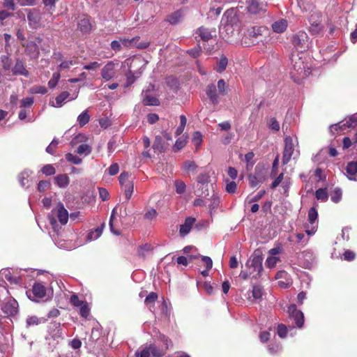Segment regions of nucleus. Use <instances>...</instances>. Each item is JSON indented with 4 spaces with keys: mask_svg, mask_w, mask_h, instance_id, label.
<instances>
[{
    "mask_svg": "<svg viewBox=\"0 0 357 357\" xmlns=\"http://www.w3.org/2000/svg\"><path fill=\"white\" fill-rule=\"evenodd\" d=\"M310 31L314 35L319 34L322 31V26L319 21L314 20V17L312 15L310 18Z\"/></svg>",
    "mask_w": 357,
    "mask_h": 357,
    "instance_id": "nucleus-29",
    "label": "nucleus"
},
{
    "mask_svg": "<svg viewBox=\"0 0 357 357\" xmlns=\"http://www.w3.org/2000/svg\"><path fill=\"white\" fill-rule=\"evenodd\" d=\"M26 51L29 52V54L34 57L37 56L39 54L37 45L33 42H30L27 44Z\"/></svg>",
    "mask_w": 357,
    "mask_h": 357,
    "instance_id": "nucleus-40",
    "label": "nucleus"
},
{
    "mask_svg": "<svg viewBox=\"0 0 357 357\" xmlns=\"http://www.w3.org/2000/svg\"><path fill=\"white\" fill-rule=\"evenodd\" d=\"M247 9L252 14H258L266 11V4L259 2V0H250L248 2Z\"/></svg>",
    "mask_w": 357,
    "mask_h": 357,
    "instance_id": "nucleus-15",
    "label": "nucleus"
},
{
    "mask_svg": "<svg viewBox=\"0 0 357 357\" xmlns=\"http://www.w3.org/2000/svg\"><path fill=\"white\" fill-rule=\"evenodd\" d=\"M192 142L198 147L202 142V135L199 132H195L193 134Z\"/></svg>",
    "mask_w": 357,
    "mask_h": 357,
    "instance_id": "nucleus-57",
    "label": "nucleus"
},
{
    "mask_svg": "<svg viewBox=\"0 0 357 357\" xmlns=\"http://www.w3.org/2000/svg\"><path fill=\"white\" fill-rule=\"evenodd\" d=\"M59 144V142L58 140L56 139H53L52 141V142L50 143V144L47 147L46 149V151L50 153V154H54V151L57 146Z\"/></svg>",
    "mask_w": 357,
    "mask_h": 357,
    "instance_id": "nucleus-59",
    "label": "nucleus"
},
{
    "mask_svg": "<svg viewBox=\"0 0 357 357\" xmlns=\"http://www.w3.org/2000/svg\"><path fill=\"white\" fill-rule=\"evenodd\" d=\"M308 221L310 224L312 225L311 228L310 229L307 227V229L305 230V232L307 235H312L314 234L317 231V225H314L315 222L317 220L318 218V212L317 209L314 207H312L308 211Z\"/></svg>",
    "mask_w": 357,
    "mask_h": 357,
    "instance_id": "nucleus-14",
    "label": "nucleus"
},
{
    "mask_svg": "<svg viewBox=\"0 0 357 357\" xmlns=\"http://www.w3.org/2000/svg\"><path fill=\"white\" fill-rule=\"evenodd\" d=\"M218 91V90L214 84H211L207 86L206 94L213 105H217L220 102Z\"/></svg>",
    "mask_w": 357,
    "mask_h": 357,
    "instance_id": "nucleus-21",
    "label": "nucleus"
},
{
    "mask_svg": "<svg viewBox=\"0 0 357 357\" xmlns=\"http://www.w3.org/2000/svg\"><path fill=\"white\" fill-rule=\"evenodd\" d=\"M220 204V198L219 197L213 194L211 199V204L209 205L210 213H212L213 211H215Z\"/></svg>",
    "mask_w": 357,
    "mask_h": 357,
    "instance_id": "nucleus-35",
    "label": "nucleus"
},
{
    "mask_svg": "<svg viewBox=\"0 0 357 357\" xmlns=\"http://www.w3.org/2000/svg\"><path fill=\"white\" fill-rule=\"evenodd\" d=\"M90 116L87 111H84L77 117V121L81 127L85 126L89 121Z\"/></svg>",
    "mask_w": 357,
    "mask_h": 357,
    "instance_id": "nucleus-37",
    "label": "nucleus"
},
{
    "mask_svg": "<svg viewBox=\"0 0 357 357\" xmlns=\"http://www.w3.org/2000/svg\"><path fill=\"white\" fill-rule=\"evenodd\" d=\"M78 26L81 31L83 33H88L91 31V25L89 19L87 18H83L80 20L78 23Z\"/></svg>",
    "mask_w": 357,
    "mask_h": 357,
    "instance_id": "nucleus-33",
    "label": "nucleus"
},
{
    "mask_svg": "<svg viewBox=\"0 0 357 357\" xmlns=\"http://www.w3.org/2000/svg\"><path fill=\"white\" fill-rule=\"evenodd\" d=\"M151 354H153L154 356H163L162 353L155 354V346L149 345V347H140L136 352L135 356L137 357H150Z\"/></svg>",
    "mask_w": 357,
    "mask_h": 357,
    "instance_id": "nucleus-16",
    "label": "nucleus"
},
{
    "mask_svg": "<svg viewBox=\"0 0 357 357\" xmlns=\"http://www.w3.org/2000/svg\"><path fill=\"white\" fill-rule=\"evenodd\" d=\"M33 102L32 97H26L21 100L20 107H30Z\"/></svg>",
    "mask_w": 357,
    "mask_h": 357,
    "instance_id": "nucleus-62",
    "label": "nucleus"
},
{
    "mask_svg": "<svg viewBox=\"0 0 357 357\" xmlns=\"http://www.w3.org/2000/svg\"><path fill=\"white\" fill-rule=\"evenodd\" d=\"M237 185L234 181H229L227 183L226 191L229 193H234L236 190Z\"/></svg>",
    "mask_w": 357,
    "mask_h": 357,
    "instance_id": "nucleus-64",
    "label": "nucleus"
},
{
    "mask_svg": "<svg viewBox=\"0 0 357 357\" xmlns=\"http://www.w3.org/2000/svg\"><path fill=\"white\" fill-rule=\"evenodd\" d=\"M346 172L350 180L357 181V162H349L347 166Z\"/></svg>",
    "mask_w": 357,
    "mask_h": 357,
    "instance_id": "nucleus-26",
    "label": "nucleus"
},
{
    "mask_svg": "<svg viewBox=\"0 0 357 357\" xmlns=\"http://www.w3.org/2000/svg\"><path fill=\"white\" fill-rule=\"evenodd\" d=\"M263 29H264L263 27H256V26H252V27L248 29L245 36V40H246L247 38L252 39V38H257L258 36H260L261 35ZM244 43L247 45H250V43L247 42L246 40H245Z\"/></svg>",
    "mask_w": 357,
    "mask_h": 357,
    "instance_id": "nucleus-24",
    "label": "nucleus"
},
{
    "mask_svg": "<svg viewBox=\"0 0 357 357\" xmlns=\"http://www.w3.org/2000/svg\"><path fill=\"white\" fill-rule=\"evenodd\" d=\"M295 143L297 144V140L296 139L294 142L292 137L289 136H287L284 138V149L283 152V156L282 162L283 165L287 164L291 160V157L294 156V147Z\"/></svg>",
    "mask_w": 357,
    "mask_h": 357,
    "instance_id": "nucleus-10",
    "label": "nucleus"
},
{
    "mask_svg": "<svg viewBox=\"0 0 357 357\" xmlns=\"http://www.w3.org/2000/svg\"><path fill=\"white\" fill-rule=\"evenodd\" d=\"M197 165L194 161L187 160L183 164V169L188 172H195Z\"/></svg>",
    "mask_w": 357,
    "mask_h": 357,
    "instance_id": "nucleus-41",
    "label": "nucleus"
},
{
    "mask_svg": "<svg viewBox=\"0 0 357 357\" xmlns=\"http://www.w3.org/2000/svg\"><path fill=\"white\" fill-rule=\"evenodd\" d=\"M123 187L124 188L125 197L128 200H129L133 192L134 184L132 182H128V184Z\"/></svg>",
    "mask_w": 357,
    "mask_h": 357,
    "instance_id": "nucleus-42",
    "label": "nucleus"
},
{
    "mask_svg": "<svg viewBox=\"0 0 357 357\" xmlns=\"http://www.w3.org/2000/svg\"><path fill=\"white\" fill-rule=\"evenodd\" d=\"M0 279L6 280L10 284H17L20 281V278L13 275L8 269H3L0 271Z\"/></svg>",
    "mask_w": 357,
    "mask_h": 357,
    "instance_id": "nucleus-23",
    "label": "nucleus"
},
{
    "mask_svg": "<svg viewBox=\"0 0 357 357\" xmlns=\"http://www.w3.org/2000/svg\"><path fill=\"white\" fill-rule=\"evenodd\" d=\"M357 126V114L351 115L343 121L331 126L330 132L335 134L338 130L343 131L347 128H355Z\"/></svg>",
    "mask_w": 357,
    "mask_h": 357,
    "instance_id": "nucleus-6",
    "label": "nucleus"
},
{
    "mask_svg": "<svg viewBox=\"0 0 357 357\" xmlns=\"http://www.w3.org/2000/svg\"><path fill=\"white\" fill-rule=\"evenodd\" d=\"M119 63L110 61L101 69V77L105 82L114 79L116 75V68Z\"/></svg>",
    "mask_w": 357,
    "mask_h": 357,
    "instance_id": "nucleus-8",
    "label": "nucleus"
},
{
    "mask_svg": "<svg viewBox=\"0 0 357 357\" xmlns=\"http://www.w3.org/2000/svg\"><path fill=\"white\" fill-rule=\"evenodd\" d=\"M61 77L60 73L56 72L53 73L52 77L50 79V80L48 82V86L50 89H54L57 83Z\"/></svg>",
    "mask_w": 357,
    "mask_h": 357,
    "instance_id": "nucleus-45",
    "label": "nucleus"
},
{
    "mask_svg": "<svg viewBox=\"0 0 357 357\" xmlns=\"http://www.w3.org/2000/svg\"><path fill=\"white\" fill-rule=\"evenodd\" d=\"M227 65V59L225 56L221 57L218 63L216 70L219 73H222V71H224L225 70Z\"/></svg>",
    "mask_w": 357,
    "mask_h": 357,
    "instance_id": "nucleus-50",
    "label": "nucleus"
},
{
    "mask_svg": "<svg viewBox=\"0 0 357 357\" xmlns=\"http://www.w3.org/2000/svg\"><path fill=\"white\" fill-rule=\"evenodd\" d=\"M287 328L284 324H279L277 328V333L281 337L284 338L287 336Z\"/></svg>",
    "mask_w": 357,
    "mask_h": 357,
    "instance_id": "nucleus-54",
    "label": "nucleus"
},
{
    "mask_svg": "<svg viewBox=\"0 0 357 357\" xmlns=\"http://www.w3.org/2000/svg\"><path fill=\"white\" fill-rule=\"evenodd\" d=\"M195 222V218L189 217L185 219L184 224L181 225L179 229V233L182 236L189 234L192 225Z\"/></svg>",
    "mask_w": 357,
    "mask_h": 357,
    "instance_id": "nucleus-22",
    "label": "nucleus"
},
{
    "mask_svg": "<svg viewBox=\"0 0 357 357\" xmlns=\"http://www.w3.org/2000/svg\"><path fill=\"white\" fill-rule=\"evenodd\" d=\"M12 73L14 75H23L26 77L29 76V72L25 68L23 62L17 59L14 67L12 68Z\"/></svg>",
    "mask_w": 357,
    "mask_h": 357,
    "instance_id": "nucleus-20",
    "label": "nucleus"
},
{
    "mask_svg": "<svg viewBox=\"0 0 357 357\" xmlns=\"http://www.w3.org/2000/svg\"><path fill=\"white\" fill-rule=\"evenodd\" d=\"M268 126L269 128L273 130L278 131L280 130V124L274 118H271L270 119Z\"/></svg>",
    "mask_w": 357,
    "mask_h": 357,
    "instance_id": "nucleus-61",
    "label": "nucleus"
},
{
    "mask_svg": "<svg viewBox=\"0 0 357 357\" xmlns=\"http://www.w3.org/2000/svg\"><path fill=\"white\" fill-rule=\"evenodd\" d=\"M157 298H158L157 294H155L154 292H151L146 296L144 302H145L146 305H148L149 304L154 303L155 301L157 300Z\"/></svg>",
    "mask_w": 357,
    "mask_h": 357,
    "instance_id": "nucleus-56",
    "label": "nucleus"
},
{
    "mask_svg": "<svg viewBox=\"0 0 357 357\" xmlns=\"http://www.w3.org/2000/svg\"><path fill=\"white\" fill-rule=\"evenodd\" d=\"M252 297L255 300L260 301L264 295V289L260 285H254L252 291Z\"/></svg>",
    "mask_w": 357,
    "mask_h": 357,
    "instance_id": "nucleus-32",
    "label": "nucleus"
},
{
    "mask_svg": "<svg viewBox=\"0 0 357 357\" xmlns=\"http://www.w3.org/2000/svg\"><path fill=\"white\" fill-rule=\"evenodd\" d=\"M218 93L221 95H225L227 93L226 83L224 79H220L218 82Z\"/></svg>",
    "mask_w": 357,
    "mask_h": 357,
    "instance_id": "nucleus-51",
    "label": "nucleus"
},
{
    "mask_svg": "<svg viewBox=\"0 0 357 357\" xmlns=\"http://www.w3.org/2000/svg\"><path fill=\"white\" fill-rule=\"evenodd\" d=\"M280 261V258L276 256H269L267 257L266 264L268 268H273Z\"/></svg>",
    "mask_w": 357,
    "mask_h": 357,
    "instance_id": "nucleus-49",
    "label": "nucleus"
},
{
    "mask_svg": "<svg viewBox=\"0 0 357 357\" xmlns=\"http://www.w3.org/2000/svg\"><path fill=\"white\" fill-rule=\"evenodd\" d=\"M288 23L284 19H280L272 24V29L275 33H283L287 28Z\"/></svg>",
    "mask_w": 357,
    "mask_h": 357,
    "instance_id": "nucleus-25",
    "label": "nucleus"
},
{
    "mask_svg": "<svg viewBox=\"0 0 357 357\" xmlns=\"http://www.w3.org/2000/svg\"><path fill=\"white\" fill-rule=\"evenodd\" d=\"M91 152V148L89 145L86 144H82L79 145L77 149V153L79 155H88Z\"/></svg>",
    "mask_w": 357,
    "mask_h": 357,
    "instance_id": "nucleus-39",
    "label": "nucleus"
},
{
    "mask_svg": "<svg viewBox=\"0 0 357 357\" xmlns=\"http://www.w3.org/2000/svg\"><path fill=\"white\" fill-rule=\"evenodd\" d=\"M33 172L26 169L18 175V181L21 186L24 187L29 183V177L32 174Z\"/></svg>",
    "mask_w": 357,
    "mask_h": 357,
    "instance_id": "nucleus-30",
    "label": "nucleus"
},
{
    "mask_svg": "<svg viewBox=\"0 0 357 357\" xmlns=\"http://www.w3.org/2000/svg\"><path fill=\"white\" fill-rule=\"evenodd\" d=\"M129 177L130 174L126 172H123L120 174L119 179V183L122 187L128 184V182H132L131 181L129 180Z\"/></svg>",
    "mask_w": 357,
    "mask_h": 357,
    "instance_id": "nucleus-52",
    "label": "nucleus"
},
{
    "mask_svg": "<svg viewBox=\"0 0 357 357\" xmlns=\"http://www.w3.org/2000/svg\"><path fill=\"white\" fill-rule=\"evenodd\" d=\"M27 19L29 22V24L33 28L36 29L39 26L41 17H40V13L38 10H36V9L29 10L28 15H27Z\"/></svg>",
    "mask_w": 357,
    "mask_h": 357,
    "instance_id": "nucleus-19",
    "label": "nucleus"
},
{
    "mask_svg": "<svg viewBox=\"0 0 357 357\" xmlns=\"http://www.w3.org/2000/svg\"><path fill=\"white\" fill-rule=\"evenodd\" d=\"M56 215L60 223L63 225L68 222L69 215L68 211L65 208L62 203H59L56 208L52 211V213L48 215V220L54 231L57 230L59 227L56 220L54 217Z\"/></svg>",
    "mask_w": 357,
    "mask_h": 357,
    "instance_id": "nucleus-2",
    "label": "nucleus"
},
{
    "mask_svg": "<svg viewBox=\"0 0 357 357\" xmlns=\"http://www.w3.org/2000/svg\"><path fill=\"white\" fill-rule=\"evenodd\" d=\"M1 62H2V66L4 70H9L11 67V61L8 56H1Z\"/></svg>",
    "mask_w": 357,
    "mask_h": 357,
    "instance_id": "nucleus-60",
    "label": "nucleus"
},
{
    "mask_svg": "<svg viewBox=\"0 0 357 357\" xmlns=\"http://www.w3.org/2000/svg\"><path fill=\"white\" fill-rule=\"evenodd\" d=\"M116 213H117V207H115L112 211V214H111V216L109 218V225L111 232L116 236H119V235H120L121 232L119 230H116L114 228V217H115V215Z\"/></svg>",
    "mask_w": 357,
    "mask_h": 357,
    "instance_id": "nucleus-34",
    "label": "nucleus"
},
{
    "mask_svg": "<svg viewBox=\"0 0 357 357\" xmlns=\"http://www.w3.org/2000/svg\"><path fill=\"white\" fill-rule=\"evenodd\" d=\"M342 198V191L340 188H335L331 195V200L334 203H337Z\"/></svg>",
    "mask_w": 357,
    "mask_h": 357,
    "instance_id": "nucleus-53",
    "label": "nucleus"
},
{
    "mask_svg": "<svg viewBox=\"0 0 357 357\" xmlns=\"http://www.w3.org/2000/svg\"><path fill=\"white\" fill-rule=\"evenodd\" d=\"M41 172L46 176H51L56 173V169L52 165H45L42 168Z\"/></svg>",
    "mask_w": 357,
    "mask_h": 357,
    "instance_id": "nucleus-46",
    "label": "nucleus"
},
{
    "mask_svg": "<svg viewBox=\"0 0 357 357\" xmlns=\"http://www.w3.org/2000/svg\"><path fill=\"white\" fill-rule=\"evenodd\" d=\"M182 17V14L180 10H177L167 16V21L171 24H176L180 22Z\"/></svg>",
    "mask_w": 357,
    "mask_h": 357,
    "instance_id": "nucleus-31",
    "label": "nucleus"
},
{
    "mask_svg": "<svg viewBox=\"0 0 357 357\" xmlns=\"http://www.w3.org/2000/svg\"><path fill=\"white\" fill-rule=\"evenodd\" d=\"M66 159L75 165H79L82 162V160L80 158L70 153L66 155Z\"/></svg>",
    "mask_w": 357,
    "mask_h": 357,
    "instance_id": "nucleus-44",
    "label": "nucleus"
},
{
    "mask_svg": "<svg viewBox=\"0 0 357 357\" xmlns=\"http://www.w3.org/2000/svg\"><path fill=\"white\" fill-rule=\"evenodd\" d=\"M196 34L200 37L203 41H208L213 36H216V31L215 29H209L202 26L197 30Z\"/></svg>",
    "mask_w": 357,
    "mask_h": 357,
    "instance_id": "nucleus-17",
    "label": "nucleus"
},
{
    "mask_svg": "<svg viewBox=\"0 0 357 357\" xmlns=\"http://www.w3.org/2000/svg\"><path fill=\"white\" fill-rule=\"evenodd\" d=\"M250 185L255 188L263 183L266 180L265 175L261 172H255L254 174L248 176Z\"/></svg>",
    "mask_w": 357,
    "mask_h": 357,
    "instance_id": "nucleus-18",
    "label": "nucleus"
},
{
    "mask_svg": "<svg viewBox=\"0 0 357 357\" xmlns=\"http://www.w3.org/2000/svg\"><path fill=\"white\" fill-rule=\"evenodd\" d=\"M119 171V167L117 163H113L109 168L108 172L110 176H114L118 174Z\"/></svg>",
    "mask_w": 357,
    "mask_h": 357,
    "instance_id": "nucleus-63",
    "label": "nucleus"
},
{
    "mask_svg": "<svg viewBox=\"0 0 357 357\" xmlns=\"http://www.w3.org/2000/svg\"><path fill=\"white\" fill-rule=\"evenodd\" d=\"M143 101H144V103L147 105H160L159 100L153 96H146L144 98Z\"/></svg>",
    "mask_w": 357,
    "mask_h": 357,
    "instance_id": "nucleus-48",
    "label": "nucleus"
},
{
    "mask_svg": "<svg viewBox=\"0 0 357 357\" xmlns=\"http://www.w3.org/2000/svg\"><path fill=\"white\" fill-rule=\"evenodd\" d=\"M139 38L135 37L131 39L125 38H120L119 40H113L111 43V48L114 50L115 52H119L121 49V45H123L125 47H133L137 46L138 48H146L148 47L149 43H139L137 44V41H138Z\"/></svg>",
    "mask_w": 357,
    "mask_h": 357,
    "instance_id": "nucleus-4",
    "label": "nucleus"
},
{
    "mask_svg": "<svg viewBox=\"0 0 357 357\" xmlns=\"http://www.w3.org/2000/svg\"><path fill=\"white\" fill-rule=\"evenodd\" d=\"M287 313L289 314V319L291 320L298 328H301L303 326V313L297 309L296 305H290L287 308Z\"/></svg>",
    "mask_w": 357,
    "mask_h": 357,
    "instance_id": "nucleus-11",
    "label": "nucleus"
},
{
    "mask_svg": "<svg viewBox=\"0 0 357 357\" xmlns=\"http://www.w3.org/2000/svg\"><path fill=\"white\" fill-rule=\"evenodd\" d=\"M54 181L55 183L61 188H66L70 183L69 177L66 174L57 175L54 177Z\"/></svg>",
    "mask_w": 357,
    "mask_h": 357,
    "instance_id": "nucleus-27",
    "label": "nucleus"
},
{
    "mask_svg": "<svg viewBox=\"0 0 357 357\" xmlns=\"http://www.w3.org/2000/svg\"><path fill=\"white\" fill-rule=\"evenodd\" d=\"M268 350L271 354H277L282 350V346L280 343H271L268 345Z\"/></svg>",
    "mask_w": 357,
    "mask_h": 357,
    "instance_id": "nucleus-47",
    "label": "nucleus"
},
{
    "mask_svg": "<svg viewBox=\"0 0 357 357\" xmlns=\"http://www.w3.org/2000/svg\"><path fill=\"white\" fill-rule=\"evenodd\" d=\"M153 148L155 150H157L160 152H162L165 147H164V142L162 137L160 136H156L155 138V141L153 144Z\"/></svg>",
    "mask_w": 357,
    "mask_h": 357,
    "instance_id": "nucleus-38",
    "label": "nucleus"
},
{
    "mask_svg": "<svg viewBox=\"0 0 357 357\" xmlns=\"http://www.w3.org/2000/svg\"><path fill=\"white\" fill-rule=\"evenodd\" d=\"M245 266L249 268V271L252 272V274H254L255 272H257L256 275H253V278H256L263 270L262 257L259 255L253 256L248 260L245 264Z\"/></svg>",
    "mask_w": 357,
    "mask_h": 357,
    "instance_id": "nucleus-12",
    "label": "nucleus"
},
{
    "mask_svg": "<svg viewBox=\"0 0 357 357\" xmlns=\"http://www.w3.org/2000/svg\"><path fill=\"white\" fill-rule=\"evenodd\" d=\"M238 21L236 11L233 8L229 9L223 14L221 20V27L223 26L226 31L231 33L233 31L231 29L238 25Z\"/></svg>",
    "mask_w": 357,
    "mask_h": 357,
    "instance_id": "nucleus-3",
    "label": "nucleus"
},
{
    "mask_svg": "<svg viewBox=\"0 0 357 357\" xmlns=\"http://www.w3.org/2000/svg\"><path fill=\"white\" fill-rule=\"evenodd\" d=\"M292 65L294 72H291V77L294 79L296 82L298 80L296 79V75L301 76V77H306L311 73V69L307 66V64H305L304 61L302 60L301 57L293 58L292 59Z\"/></svg>",
    "mask_w": 357,
    "mask_h": 357,
    "instance_id": "nucleus-5",
    "label": "nucleus"
},
{
    "mask_svg": "<svg viewBox=\"0 0 357 357\" xmlns=\"http://www.w3.org/2000/svg\"><path fill=\"white\" fill-rule=\"evenodd\" d=\"M316 198L318 200L326 202L328 198V195L326 188H319L315 192Z\"/></svg>",
    "mask_w": 357,
    "mask_h": 357,
    "instance_id": "nucleus-36",
    "label": "nucleus"
},
{
    "mask_svg": "<svg viewBox=\"0 0 357 357\" xmlns=\"http://www.w3.org/2000/svg\"><path fill=\"white\" fill-rule=\"evenodd\" d=\"M174 185L177 194L181 195L185 192L186 185L185 183L181 180L175 181Z\"/></svg>",
    "mask_w": 357,
    "mask_h": 357,
    "instance_id": "nucleus-43",
    "label": "nucleus"
},
{
    "mask_svg": "<svg viewBox=\"0 0 357 357\" xmlns=\"http://www.w3.org/2000/svg\"><path fill=\"white\" fill-rule=\"evenodd\" d=\"M51 184L48 181H40L38 184V190L44 192L50 188Z\"/></svg>",
    "mask_w": 357,
    "mask_h": 357,
    "instance_id": "nucleus-55",
    "label": "nucleus"
},
{
    "mask_svg": "<svg viewBox=\"0 0 357 357\" xmlns=\"http://www.w3.org/2000/svg\"><path fill=\"white\" fill-rule=\"evenodd\" d=\"M210 176L207 173L200 174L197 178V185L195 190V194L198 197H202L204 195L205 191H208V183L209 182Z\"/></svg>",
    "mask_w": 357,
    "mask_h": 357,
    "instance_id": "nucleus-13",
    "label": "nucleus"
},
{
    "mask_svg": "<svg viewBox=\"0 0 357 357\" xmlns=\"http://www.w3.org/2000/svg\"><path fill=\"white\" fill-rule=\"evenodd\" d=\"M292 44L296 50L303 52L309 46V38L305 31H299L291 39Z\"/></svg>",
    "mask_w": 357,
    "mask_h": 357,
    "instance_id": "nucleus-9",
    "label": "nucleus"
},
{
    "mask_svg": "<svg viewBox=\"0 0 357 357\" xmlns=\"http://www.w3.org/2000/svg\"><path fill=\"white\" fill-rule=\"evenodd\" d=\"M1 310L6 317L14 316L18 311V303L12 297L7 298L2 303Z\"/></svg>",
    "mask_w": 357,
    "mask_h": 357,
    "instance_id": "nucleus-7",
    "label": "nucleus"
},
{
    "mask_svg": "<svg viewBox=\"0 0 357 357\" xmlns=\"http://www.w3.org/2000/svg\"><path fill=\"white\" fill-rule=\"evenodd\" d=\"M126 82L125 84V87H128L134 83L135 78L134 74L132 73V71H129L128 73H127L126 74Z\"/></svg>",
    "mask_w": 357,
    "mask_h": 357,
    "instance_id": "nucleus-58",
    "label": "nucleus"
},
{
    "mask_svg": "<svg viewBox=\"0 0 357 357\" xmlns=\"http://www.w3.org/2000/svg\"><path fill=\"white\" fill-rule=\"evenodd\" d=\"M28 298L34 302H39L41 300H48L52 298L53 291L47 288L43 282H35L31 290L26 291Z\"/></svg>",
    "mask_w": 357,
    "mask_h": 357,
    "instance_id": "nucleus-1",
    "label": "nucleus"
},
{
    "mask_svg": "<svg viewBox=\"0 0 357 357\" xmlns=\"http://www.w3.org/2000/svg\"><path fill=\"white\" fill-rule=\"evenodd\" d=\"M69 95V93L67 91L61 93L56 97L55 102H50V105L54 107H61L64 103V101L68 98Z\"/></svg>",
    "mask_w": 357,
    "mask_h": 357,
    "instance_id": "nucleus-28",
    "label": "nucleus"
}]
</instances>
